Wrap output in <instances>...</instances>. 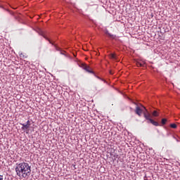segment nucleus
Segmentation results:
<instances>
[{
  "instance_id": "nucleus-15",
  "label": "nucleus",
  "mask_w": 180,
  "mask_h": 180,
  "mask_svg": "<svg viewBox=\"0 0 180 180\" xmlns=\"http://www.w3.org/2000/svg\"><path fill=\"white\" fill-rule=\"evenodd\" d=\"M170 127L172 129H176V127H177L176 124H171Z\"/></svg>"
},
{
  "instance_id": "nucleus-18",
  "label": "nucleus",
  "mask_w": 180,
  "mask_h": 180,
  "mask_svg": "<svg viewBox=\"0 0 180 180\" xmlns=\"http://www.w3.org/2000/svg\"><path fill=\"white\" fill-rule=\"evenodd\" d=\"M0 180H4V176L3 175H0Z\"/></svg>"
},
{
  "instance_id": "nucleus-21",
  "label": "nucleus",
  "mask_w": 180,
  "mask_h": 180,
  "mask_svg": "<svg viewBox=\"0 0 180 180\" xmlns=\"http://www.w3.org/2000/svg\"><path fill=\"white\" fill-rule=\"evenodd\" d=\"M97 78H98V79H101V77H97Z\"/></svg>"
},
{
  "instance_id": "nucleus-20",
  "label": "nucleus",
  "mask_w": 180,
  "mask_h": 180,
  "mask_svg": "<svg viewBox=\"0 0 180 180\" xmlns=\"http://www.w3.org/2000/svg\"><path fill=\"white\" fill-rule=\"evenodd\" d=\"M22 58H27V56H22Z\"/></svg>"
},
{
  "instance_id": "nucleus-8",
  "label": "nucleus",
  "mask_w": 180,
  "mask_h": 180,
  "mask_svg": "<svg viewBox=\"0 0 180 180\" xmlns=\"http://www.w3.org/2000/svg\"><path fill=\"white\" fill-rule=\"evenodd\" d=\"M136 65L138 67H144L145 63H144V62H143V61H141V60H139V61H136Z\"/></svg>"
},
{
  "instance_id": "nucleus-2",
  "label": "nucleus",
  "mask_w": 180,
  "mask_h": 180,
  "mask_svg": "<svg viewBox=\"0 0 180 180\" xmlns=\"http://www.w3.org/2000/svg\"><path fill=\"white\" fill-rule=\"evenodd\" d=\"M81 68H83V70H84L85 71H86V72H89V74H93L94 75H95V72L91 70V68L88 66L86 64L82 63Z\"/></svg>"
},
{
  "instance_id": "nucleus-4",
  "label": "nucleus",
  "mask_w": 180,
  "mask_h": 180,
  "mask_svg": "<svg viewBox=\"0 0 180 180\" xmlns=\"http://www.w3.org/2000/svg\"><path fill=\"white\" fill-rule=\"evenodd\" d=\"M38 33L40 36H42V37H44V39H46V40H48V41H49L50 44H52V46H54V44L51 41V40H50V39L47 38V37H46V35L44 34V32L41 30H38Z\"/></svg>"
},
{
  "instance_id": "nucleus-1",
  "label": "nucleus",
  "mask_w": 180,
  "mask_h": 180,
  "mask_svg": "<svg viewBox=\"0 0 180 180\" xmlns=\"http://www.w3.org/2000/svg\"><path fill=\"white\" fill-rule=\"evenodd\" d=\"M15 172L18 176H22V178H27L30 176V173L32 172V167L29 165L27 162H21L20 164H16Z\"/></svg>"
},
{
  "instance_id": "nucleus-6",
  "label": "nucleus",
  "mask_w": 180,
  "mask_h": 180,
  "mask_svg": "<svg viewBox=\"0 0 180 180\" xmlns=\"http://www.w3.org/2000/svg\"><path fill=\"white\" fill-rule=\"evenodd\" d=\"M147 123H151L153 126H160V124L157 121H154V120L151 119L147 122Z\"/></svg>"
},
{
  "instance_id": "nucleus-11",
  "label": "nucleus",
  "mask_w": 180,
  "mask_h": 180,
  "mask_svg": "<svg viewBox=\"0 0 180 180\" xmlns=\"http://www.w3.org/2000/svg\"><path fill=\"white\" fill-rule=\"evenodd\" d=\"M152 115H153V116H154V117H158V111L154 110V111L152 112Z\"/></svg>"
},
{
  "instance_id": "nucleus-13",
  "label": "nucleus",
  "mask_w": 180,
  "mask_h": 180,
  "mask_svg": "<svg viewBox=\"0 0 180 180\" xmlns=\"http://www.w3.org/2000/svg\"><path fill=\"white\" fill-rule=\"evenodd\" d=\"M110 58H112V60H116V54H115V53H111L110 55Z\"/></svg>"
},
{
  "instance_id": "nucleus-12",
  "label": "nucleus",
  "mask_w": 180,
  "mask_h": 180,
  "mask_svg": "<svg viewBox=\"0 0 180 180\" xmlns=\"http://www.w3.org/2000/svg\"><path fill=\"white\" fill-rule=\"evenodd\" d=\"M7 11L10 13V15H11L12 16H14L15 19H18V18H16V15H15V13L11 11H9V10H7Z\"/></svg>"
},
{
  "instance_id": "nucleus-3",
  "label": "nucleus",
  "mask_w": 180,
  "mask_h": 180,
  "mask_svg": "<svg viewBox=\"0 0 180 180\" xmlns=\"http://www.w3.org/2000/svg\"><path fill=\"white\" fill-rule=\"evenodd\" d=\"M142 108H143V109H145V111H143V117L148 122L151 119V114H150V112H148V110H147V109H146V107L142 105Z\"/></svg>"
},
{
  "instance_id": "nucleus-14",
  "label": "nucleus",
  "mask_w": 180,
  "mask_h": 180,
  "mask_svg": "<svg viewBox=\"0 0 180 180\" xmlns=\"http://www.w3.org/2000/svg\"><path fill=\"white\" fill-rule=\"evenodd\" d=\"M167 119L166 118H162V121H161V123H162V124H167Z\"/></svg>"
},
{
  "instance_id": "nucleus-16",
  "label": "nucleus",
  "mask_w": 180,
  "mask_h": 180,
  "mask_svg": "<svg viewBox=\"0 0 180 180\" xmlns=\"http://www.w3.org/2000/svg\"><path fill=\"white\" fill-rule=\"evenodd\" d=\"M28 127H30V120H28V121H27V124H26Z\"/></svg>"
},
{
  "instance_id": "nucleus-7",
  "label": "nucleus",
  "mask_w": 180,
  "mask_h": 180,
  "mask_svg": "<svg viewBox=\"0 0 180 180\" xmlns=\"http://www.w3.org/2000/svg\"><path fill=\"white\" fill-rule=\"evenodd\" d=\"M105 34H107V36H108V37H110V39H116V35H113V34L109 33V31H108V30L105 31Z\"/></svg>"
},
{
  "instance_id": "nucleus-17",
  "label": "nucleus",
  "mask_w": 180,
  "mask_h": 180,
  "mask_svg": "<svg viewBox=\"0 0 180 180\" xmlns=\"http://www.w3.org/2000/svg\"><path fill=\"white\" fill-rule=\"evenodd\" d=\"M72 167H73V169H77V167H75V164H72Z\"/></svg>"
},
{
  "instance_id": "nucleus-10",
  "label": "nucleus",
  "mask_w": 180,
  "mask_h": 180,
  "mask_svg": "<svg viewBox=\"0 0 180 180\" xmlns=\"http://www.w3.org/2000/svg\"><path fill=\"white\" fill-rule=\"evenodd\" d=\"M21 124V126H22L21 127L22 130H28L30 127L27 126V124Z\"/></svg>"
},
{
  "instance_id": "nucleus-19",
  "label": "nucleus",
  "mask_w": 180,
  "mask_h": 180,
  "mask_svg": "<svg viewBox=\"0 0 180 180\" xmlns=\"http://www.w3.org/2000/svg\"><path fill=\"white\" fill-rule=\"evenodd\" d=\"M110 74L111 75H113V72H112V70H110Z\"/></svg>"
},
{
  "instance_id": "nucleus-5",
  "label": "nucleus",
  "mask_w": 180,
  "mask_h": 180,
  "mask_svg": "<svg viewBox=\"0 0 180 180\" xmlns=\"http://www.w3.org/2000/svg\"><path fill=\"white\" fill-rule=\"evenodd\" d=\"M135 113L138 115V116H141V113H144V112H143V109H141L140 107L136 106Z\"/></svg>"
},
{
  "instance_id": "nucleus-9",
  "label": "nucleus",
  "mask_w": 180,
  "mask_h": 180,
  "mask_svg": "<svg viewBox=\"0 0 180 180\" xmlns=\"http://www.w3.org/2000/svg\"><path fill=\"white\" fill-rule=\"evenodd\" d=\"M55 46V48H56V50H57V51H60V54H63L65 53V51L61 50V48L57 46L56 45H54Z\"/></svg>"
}]
</instances>
